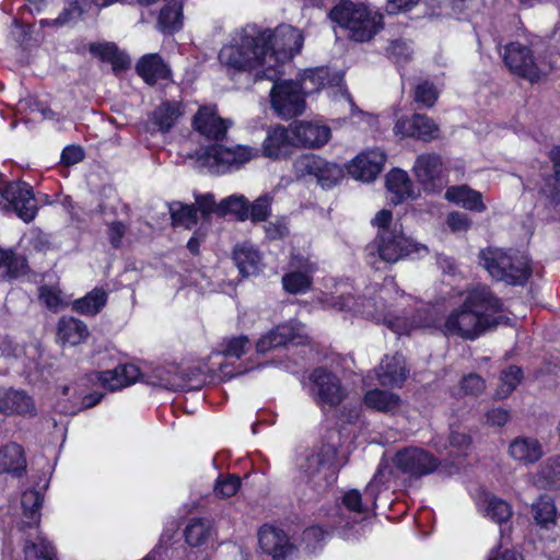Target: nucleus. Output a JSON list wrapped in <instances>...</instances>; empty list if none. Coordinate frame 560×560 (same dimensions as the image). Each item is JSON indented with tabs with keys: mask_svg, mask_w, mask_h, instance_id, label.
Returning <instances> with one entry per match:
<instances>
[{
	"mask_svg": "<svg viewBox=\"0 0 560 560\" xmlns=\"http://www.w3.org/2000/svg\"><path fill=\"white\" fill-rule=\"evenodd\" d=\"M409 300L412 298L400 293L394 279L386 278L381 285L366 287L363 295L358 300L348 290H337L325 294L322 302L324 307L350 312L383 323L397 335H408L416 328L440 326L441 316L435 306L427 305L418 310L417 316L410 322L393 314L396 310L405 307Z\"/></svg>",
	"mask_w": 560,
	"mask_h": 560,
	"instance_id": "obj_1",
	"label": "nucleus"
},
{
	"mask_svg": "<svg viewBox=\"0 0 560 560\" xmlns=\"http://www.w3.org/2000/svg\"><path fill=\"white\" fill-rule=\"evenodd\" d=\"M503 304L489 288L478 285L467 290L463 303L454 308L442 327L445 336L476 339L487 329L504 323Z\"/></svg>",
	"mask_w": 560,
	"mask_h": 560,
	"instance_id": "obj_2",
	"label": "nucleus"
},
{
	"mask_svg": "<svg viewBox=\"0 0 560 560\" xmlns=\"http://www.w3.org/2000/svg\"><path fill=\"white\" fill-rule=\"evenodd\" d=\"M269 33L257 25H247L237 33L230 44L219 52L220 65L229 74L254 72L257 79H264L267 71L266 39Z\"/></svg>",
	"mask_w": 560,
	"mask_h": 560,
	"instance_id": "obj_3",
	"label": "nucleus"
},
{
	"mask_svg": "<svg viewBox=\"0 0 560 560\" xmlns=\"http://www.w3.org/2000/svg\"><path fill=\"white\" fill-rule=\"evenodd\" d=\"M392 470L385 463L378 465L373 479L361 494L355 489L346 491L341 499V505L336 514L335 525L338 529H345L365 513L376 506V499L380 492L389 487Z\"/></svg>",
	"mask_w": 560,
	"mask_h": 560,
	"instance_id": "obj_4",
	"label": "nucleus"
},
{
	"mask_svg": "<svg viewBox=\"0 0 560 560\" xmlns=\"http://www.w3.org/2000/svg\"><path fill=\"white\" fill-rule=\"evenodd\" d=\"M427 254L428 247L406 235L401 225H395L393 231L376 234L373 242L366 246V258L371 265H375L377 260L396 264L407 258H420Z\"/></svg>",
	"mask_w": 560,
	"mask_h": 560,
	"instance_id": "obj_5",
	"label": "nucleus"
},
{
	"mask_svg": "<svg viewBox=\"0 0 560 560\" xmlns=\"http://www.w3.org/2000/svg\"><path fill=\"white\" fill-rule=\"evenodd\" d=\"M336 457L337 448L334 445L301 451L294 459L296 478L303 483L312 485L316 491L325 489L340 466Z\"/></svg>",
	"mask_w": 560,
	"mask_h": 560,
	"instance_id": "obj_6",
	"label": "nucleus"
},
{
	"mask_svg": "<svg viewBox=\"0 0 560 560\" xmlns=\"http://www.w3.org/2000/svg\"><path fill=\"white\" fill-rule=\"evenodd\" d=\"M329 16L359 43L371 40L382 28L381 13L368 5L350 1L340 2L330 11Z\"/></svg>",
	"mask_w": 560,
	"mask_h": 560,
	"instance_id": "obj_7",
	"label": "nucleus"
},
{
	"mask_svg": "<svg viewBox=\"0 0 560 560\" xmlns=\"http://www.w3.org/2000/svg\"><path fill=\"white\" fill-rule=\"evenodd\" d=\"M479 265L495 280L508 284L522 285L530 275L526 256L497 247H488L479 253Z\"/></svg>",
	"mask_w": 560,
	"mask_h": 560,
	"instance_id": "obj_8",
	"label": "nucleus"
},
{
	"mask_svg": "<svg viewBox=\"0 0 560 560\" xmlns=\"http://www.w3.org/2000/svg\"><path fill=\"white\" fill-rule=\"evenodd\" d=\"M262 32L269 33L266 39L267 71L264 75L268 80H273L279 73L278 67L301 51L304 36L300 30L288 24H281L273 31L262 30Z\"/></svg>",
	"mask_w": 560,
	"mask_h": 560,
	"instance_id": "obj_9",
	"label": "nucleus"
},
{
	"mask_svg": "<svg viewBox=\"0 0 560 560\" xmlns=\"http://www.w3.org/2000/svg\"><path fill=\"white\" fill-rule=\"evenodd\" d=\"M260 150L255 147L214 143L197 152V161L210 172L225 174L238 171L246 163L259 156Z\"/></svg>",
	"mask_w": 560,
	"mask_h": 560,
	"instance_id": "obj_10",
	"label": "nucleus"
},
{
	"mask_svg": "<svg viewBox=\"0 0 560 560\" xmlns=\"http://www.w3.org/2000/svg\"><path fill=\"white\" fill-rule=\"evenodd\" d=\"M503 60L513 73L526 78L530 82L539 80L552 69L560 67V55H550L548 61H537L530 49L521 43L508 45L504 49Z\"/></svg>",
	"mask_w": 560,
	"mask_h": 560,
	"instance_id": "obj_11",
	"label": "nucleus"
},
{
	"mask_svg": "<svg viewBox=\"0 0 560 560\" xmlns=\"http://www.w3.org/2000/svg\"><path fill=\"white\" fill-rule=\"evenodd\" d=\"M308 393L323 410L340 405L347 397L340 378L326 368H317L310 374Z\"/></svg>",
	"mask_w": 560,
	"mask_h": 560,
	"instance_id": "obj_12",
	"label": "nucleus"
},
{
	"mask_svg": "<svg viewBox=\"0 0 560 560\" xmlns=\"http://www.w3.org/2000/svg\"><path fill=\"white\" fill-rule=\"evenodd\" d=\"M270 103L277 115L283 119L300 116L305 110V97L299 82L279 80L278 73L271 80Z\"/></svg>",
	"mask_w": 560,
	"mask_h": 560,
	"instance_id": "obj_13",
	"label": "nucleus"
},
{
	"mask_svg": "<svg viewBox=\"0 0 560 560\" xmlns=\"http://www.w3.org/2000/svg\"><path fill=\"white\" fill-rule=\"evenodd\" d=\"M293 170L299 177L313 176L324 189H330L343 178L340 165L328 162L315 154H302L293 161Z\"/></svg>",
	"mask_w": 560,
	"mask_h": 560,
	"instance_id": "obj_14",
	"label": "nucleus"
},
{
	"mask_svg": "<svg viewBox=\"0 0 560 560\" xmlns=\"http://www.w3.org/2000/svg\"><path fill=\"white\" fill-rule=\"evenodd\" d=\"M0 208L12 209L24 221H32L37 212V201L26 183H5L0 179Z\"/></svg>",
	"mask_w": 560,
	"mask_h": 560,
	"instance_id": "obj_15",
	"label": "nucleus"
},
{
	"mask_svg": "<svg viewBox=\"0 0 560 560\" xmlns=\"http://www.w3.org/2000/svg\"><path fill=\"white\" fill-rule=\"evenodd\" d=\"M205 368L199 366L196 372L187 373L177 364L158 366L148 377L147 383L168 390H187L199 387L203 381L200 376L207 373Z\"/></svg>",
	"mask_w": 560,
	"mask_h": 560,
	"instance_id": "obj_16",
	"label": "nucleus"
},
{
	"mask_svg": "<svg viewBox=\"0 0 560 560\" xmlns=\"http://www.w3.org/2000/svg\"><path fill=\"white\" fill-rule=\"evenodd\" d=\"M250 348L252 343L246 336H237L225 340L222 343V349L210 355L208 363L203 365L206 371H201V373L218 375L222 381L230 380L243 371L233 372L229 370L228 365L223 363V359H241Z\"/></svg>",
	"mask_w": 560,
	"mask_h": 560,
	"instance_id": "obj_17",
	"label": "nucleus"
},
{
	"mask_svg": "<svg viewBox=\"0 0 560 560\" xmlns=\"http://www.w3.org/2000/svg\"><path fill=\"white\" fill-rule=\"evenodd\" d=\"M289 269L282 277L283 289L291 294H301L311 288L317 264L311 257L300 252H293L289 261Z\"/></svg>",
	"mask_w": 560,
	"mask_h": 560,
	"instance_id": "obj_18",
	"label": "nucleus"
},
{
	"mask_svg": "<svg viewBox=\"0 0 560 560\" xmlns=\"http://www.w3.org/2000/svg\"><path fill=\"white\" fill-rule=\"evenodd\" d=\"M412 173L425 191L439 192L446 184L442 158L435 153L417 156Z\"/></svg>",
	"mask_w": 560,
	"mask_h": 560,
	"instance_id": "obj_19",
	"label": "nucleus"
},
{
	"mask_svg": "<svg viewBox=\"0 0 560 560\" xmlns=\"http://www.w3.org/2000/svg\"><path fill=\"white\" fill-rule=\"evenodd\" d=\"M386 162L380 149L365 150L355 155L347 165L348 173L357 180L371 183L381 174Z\"/></svg>",
	"mask_w": 560,
	"mask_h": 560,
	"instance_id": "obj_20",
	"label": "nucleus"
},
{
	"mask_svg": "<svg viewBox=\"0 0 560 560\" xmlns=\"http://www.w3.org/2000/svg\"><path fill=\"white\" fill-rule=\"evenodd\" d=\"M295 145L306 149H319L331 137L330 128L318 121L296 120L291 124Z\"/></svg>",
	"mask_w": 560,
	"mask_h": 560,
	"instance_id": "obj_21",
	"label": "nucleus"
},
{
	"mask_svg": "<svg viewBox=\"0 0 560 560\" xmlns=\"http://www.w3.org/2000/svg\"><path fill=\"white\" fill-rule=\"evenodd\" d=\"M394 463L397 468L411 476L428 475L438 466V460L430 453L418 447L399 451Z\"/></svg>",
	"mask_w": 560,
	"mask_h": 560,
	"instance_id": "obj_22",
	"label": "nucleus"
},
{
	"mask_svg": "<svg viewBox=\"0 0 560 560\" xmlns=\"http://www.w3.org/2000/svg\"><path fill=\"white\" fill-rule=\"evenodd\" d=\"M305 337V327L299 322H290L277 326L256 342V351L266 353L273 348L281 347L288 342L301 343Z\"/></svg>",
	"mask_w": 560,
	"mask_h": 560,
	"instance_id": "obj_23",
	"label": "nucleus"
},
{
	"mask_svg": "<svg viewBox=\"0 0 560 560\" xmlns=\"http://www.w3.org/2000/svg\"><path fill=\"white\" fill-rule=\"evenodd\" d=\"M294 148L296 145L291 132V125L288 128L277 125L267 131L261 145V153L267 159L282 160L288 159Z\"/></svg>",
	"mask_w": 560,
	"mask_h": 560,
	"instance_id": "obj_24",
	"label": "nucleus"
},
{
	"mask_svg": "<svg viewBox=\"0 0 560 560\" xmlns=\"http://www.w3.org/2000/svg\"><path fill=\"white\" fill-rule=\"evenodd\" d=\"M394 133L400 138H417L422 141H431L438 138L439 127L428 116L415 114L409 118L397 120Z\"/></svg>",
	"mask_w": 560,
	"mask_h": 560,
	"instance_id": "obj_25",
	"label": "nucleus"
},
{
	"mask_svg": "<svg viewBox=\"0 0 560 560\" xmlns=\"http://www.w3.org/2000/svg\"><path fill=\"white\" fill-rule=\"evenodd\" d=\"M258 540L261 550L275 560L285 559L294 551V546L290 542L288 535L271 525H264L259 529Z\"/></svg>",
	"mask_w": 560,
	"mask_h": 560,
	"instance_id": "obj_26",
	"label": "nucleus"
},
{
	"mask_svg": "<svg viewBox=\"0 0 560 560\" xmlns=\"http://www.w3.org/2000/svg\"><path fill=\"white\" fill-rule=\"evenodd\" d=\"M387 198L394 205L413 200L420 196L408 173L401 168H393L385 176Z\"/></svg>",
	"mask_w": 560,
	"mask_h": 560,
	"instance_id": "obj_27",
	"label": "nucleus"
},
{
	"mask_svg": "<svg viewBox=\"0 0 560 560\" xmlns=\"http://www.w3.org/2000/svg\"><path fill=\"white\" fill-rule=\"evenodd\" d=\"M192 125L196 131L212 140L223 139L229 128L226 121L217 115L213 107L209 106L199 108Z\"/></svg>",
	"mask_w": 560,
	"mask_h": 560,
	"instance_id": "obj_28",
	"label": "nucleus"
},
{
	"mask_svg": "<svg viewBox=\"0 0 560 560\" xmlns=\"http://www.w3.org/2000/svg\"><path fill=\"white\" fill-rule=\"evenodd\" d=\"M0 412L3 415H34L33 398L24 390L12 388L0 389Z\"/></svg>",
	"mask_w": 560,
	"mask_h": 560,
	"instance_id": "obj_29",
	"label": "nucleus"
},
{
	"mask_svg": "<svg viewBox=\"0 0 560 560\" xmlns=\"http://www.w3.org/2000/svg\"><path fill=\"white\" fill-rule=\"evenodd\" d=\"M444 197L447 201L472 212L482 213L487 210L482 194L468 185L451 186Z\"/></svg>",
	"mask_w": 560,
	"mask_h": 560,
	"instance_id": "obj_30",
	"label": "nucleus"
},
{
	"mask_svg": "<svg viewBox=\"0 0 560 560\" xmlns=\"http://www.w3.org/2000/svg\"><path fill=\"white\" fill-rule=\"evenodd\" d=\"M376 376L383 386H400L407 377L406 362L402 354L386 355L378 369Z\"/></svg>",
	"mask_w": 560,
	"mask_h": 560,
	"instance_id": "obj_31",
	"label": "nucleus"
},
{
	"mask_svg": "<svg viewBox=\"0 0 560 560\" xmlns=\"http://www.w3.org/2000/svg\"><path fill=\"white\" fill-rule=\"evenodd\" d=\"M139 369L133 364L118 365L113 370L97 373L101 385L108 390H119L133 384L139 377Z\"/></svg>",
	"mask_w": 560,
	"mask_h": 560,
	"instance_id": "obj_32",
	"label": "nucleus"
},
{
	"mask_svg": "<svg viewBox=\"0 0 560 560\" xmlns=\"http://www.w3.org/2000/svg\"><path fill=\"white\" fill-rule=\"evenodd\" d=\"M510 456L524 465L534 464L544 454L541 444L534 438H516L509 446Z\"/></svg>",
	"mask_w": 560,
	"mask_h": 560,
	"instance_id": "obj_33",
	"label": "nucleus"
},
{
	"mask_svg": "<svg viewBox=\"0 0 560 560\" xmlns=\"http://www.w3.org/2000/svg\"><path fill=\"white\" fill-rule=\"evenodd\" d=\"M477 508L485 517L499 525L508 522L512 516L511 505L506 501L489 493H485L478 499Z\"/></svg>",
	"mask_w": 560,
	"mask_h": 560,
	"instance_id": "obj_34",
	"label": "nucleus"
},
{
	"mask_svg": "<svg viewBox=\"0 0 560 560\" xmlns=\"http://www.w3.org/2000/svg\"><path fill=\"white\" fill-rule=\"evenodd\" d=\"M138 74L149 84L170 77V69L158 54H148L137 63Z\"/></svg>",
	"mask_w": 560,
	"mask_h": 560,
	"instance_id": "obj_35",
	"label": "nucleus"
},
{
	"mask_svg": "<svg viewBox=\"0 0 560 560\" xmlns=\"http://www.w3.org/2000/svg\"><path fill=\"white\" fill-rule=\"evenodd\" d=\"M89 336L86 325L73 317H62L58 323L57 338L60 343L77 346Z\"/></svg>",
	"mask_w": 560,
	"mask_h": 560,
	"instance_id": "obj_36",
	"label": "nucleus"
},
{
	"mask_svg": "<svg viewBox=\"0 0 560 560\" xmlns=\"http://www.w3.org/2000/svg\"><path fill=\"white\" fill-rule=\"evenodd\" d=\"M23 551L25 560H57L55 547L37 528L35 536L26 538Z\"/></svg>",
	"mask_w": 560,
	"mask_h": 560,
	"instance_id": "obj_37",
	"label": "nucleus"
},
{
	"mask_svg": "<svg viewBox=\"0 0 560 560\" xmlns=\"http://www.w3.org/2000/svg\"><path fill=\"white\" fill-rule=\"evenodd\" d=\"M364 404L384 413H395L401 406V399L397 394L388 390L371 389L364 395Z\"/></svg>",
	"mask_w": 560,
	"mask_h": 560,
	"instance_id": "obj_38",
	"label": "nucleus"
},
{
	"mask_svg": "<svg viewBox=\"0 0 560 560\" xmlns=\"http://www.w3.org/2000/svg\"><path fill=\"white\" fill-rule=\"evenodd\" d=\"M44 502V493L42 490H26L21 498L22 515L24 517L23 524L28 527H38L40 522L39 510Z\"/></svg>",
	"mask_w": 560,
	"mask_h": 560,
	"instance_id": "obj_39",
	"label": "nucleus"
},
{
	"mask_svg": "<svg viewBox=\"0 0 560 560\" xmlns=\"http://www.w3.org/2000/svg\"><path fill=\"white\" fill-rule=\"evenodd\" d=\"M26 467V459L21 445L10 443L0 447V474H20Z\"/></svg>",
	"mask_w": 560,
	"mask_h": 560,
	"instance_id": "obj_40",
	"label": "nucleus"
},
{
	"mask_svg": "<svg viewBox=\"0 0 560 560\" xmlns=\"http://www.w3.org/2000/svg\"><path fill=\"white\" fill-rule=\"evenodd\" d=\"M27 270V262L24 256L12 250L0 249V283L16 278Z\"/></svg>",
	"mask_w": 560,
	"mask_h": 560,
	"instance_id": "obj_41",
	"label": "nucleus"
},
{
	"mask_svg": "<svg viewBox=\"0 0 560 560\" xmlns=\"http://www.w3.org/2000/svg\"><path fill=\"white\" fill-rule=\"evenodd\" d=\"M233 258L240 272L244 276L255 275L259 270L260 255L250 244L237 245Z\"/></svg>",
	"mask_w": 560,
	"mask_h": 560,
	"instance_id": "obj_42",
	"label": "nucleus"
},
{
	"mask_svg": "<svg viewBox=\"0 0 560 560\" xmlns=\"http://www.w3.org/2000/svg\"><path fill=\"white\" fill-rule=\"evenodd\" d=\"M183 5L180 1L174 0L167 3L160 13L159 26L164 33H174L183 26Z\"/></svg>",
	"mask_w": 560,
	"mask_h": 560,
	"instance_id": "obj_43",
	"label": "nucleus"
},
{
	"mask_svg": "<svg viewBox=\"0 0 560 560\" xmlns=\"http://www.w3.org/2000/svg\"><path fill=\"white\" fill-rule=\"evenodd\" d=\"M218 215L234 214L240 221L248 219V200L244 195L234 194L218 203Z\"/></svg>",
	"mask_w": 560,
	"mask_h": 560,
	"instance_id": "obj_44",
	"label": "nucleus"
},
{
	"mask_svg": "<svg viewBox=\"0 0 560 560\" xmlns=\"http://www.w3.org/2000/svg\"><path fill=\"white\" fill-rule=\"evenodd\" d=\"M90 51L101 59L112 62L114 69H122L130 65L129 57L119 51L116 45L112 43L92 44Z\"/></svg>",
	"mask_w": 560,
	"mask_h": 560,
	"instance_id": "obj_45",
	"label": "nucleus"
},
{
	"mask_svg": "<svg viewBox=\"0 0 560 560\" xmlns=\"http://www.w3.org/2000/svg\"><path fill=\"white\" fill-rule=\"evenodd\" d=\"M106 301V292L103 289H94L82 299L75 300L73 308L84 315H95L105 306Z\"/></svg>",
	"mask_w": 560,
	"mask_h": 560,
	"instance_id": "obj_46",
	"label": "nucleus"
},
{
	"mask_svg": "<svg viewBox=\"0 0 560 560\" xmlns=\"http://www.w3.org/2000/svg\"><path fill=\"white\" fill-rule=\"evenodd\" d=\"M180 115L179 103L165 102L153 112L152 119L154 124L159 126L160 130L167 131L174 126Z\"/></svg>",
	"mask_w": 560,
	"mask_h": 560,
	"instance_id": "obj_47",
	"label": "nucleus"
},
{
	"mask_svg": "<svg viewBox=\"0 0 560 560\" xmlns=\"http://www.w3.org/2000/svg\"><path fill=\"white\" fill-rule=\"evenodd\" d=\"M329 83V72L326 68L311 69L304 72L301 82L299 83L300 89L304 97L307 94L318 91Z\"/></svg>",
	"mask_w": 560,
	"mask_h": 560,
	"instance_id": "obj_48",
	"label": "nucleus"
},
{
	"mask_svg": "<svg viewBox=\"0 0 560 560\" xmlns=\"http://www.w3.org/2000/svg\"><path fill=\"white\" fill-rule=\"evenodd\" d=\"M170 213L175 225L191 229L197 224L198 215L195 206L173 202L170 205Z\"/></svg>",
	"mask_w": 560,
	"mask_h": 560,
	"instance_id": "obj_49",
	"label": "nucleus"
},
{
	"mask_svg": "<svg viewBox=\"0 0 560 560\" xmlns=\"http://www.w3.org/2000/svg\"><path fill=\"white\" fill-rule=\"evenodd\" d=\"M537 482L541 487H557L560 485V456L549 457L539 469Z\"/></svg>",
	"mask_w": 560,
	"mask_h": 560,
	"instance_id": "obj_50",
	"label": "nucleus"
},
{
	"mask_svg": "<svg viewBox=\"0 0 560 560\" xmlns=\"http://www.w3.org/2000/svg\"><path fill=\"white\" fill-rule=\"evenodd\" d=\"M522 371L517 366H510L502 372L495 396L500 399L508 397L518 385Z\"/></svg>",
	"mask_w": 560,
	"mask_h": 560,
	"instance_id": "obj_51",
	"label": "nucleus"
},
{
	"mask_svg": "<svg viewBox=\"0 0 560 560\" xmlns=\"http://www.w3.org/2000/svg\"><path fill=\"white\" fill-rule=\"evenodd\" d=\"M103 395L100 393H93L91 395H86L82 397L81 405L78 404L79 398H72L70 404L58 401L56 405V409L59 413L63 415H74L78 411L86 408L94 407L96 404L101 401Z\"/></svg>",
	"mask_w": 560,
	"mask_h": 560,
	"instance_id": "obj_52",
	"label": "nucleus"
},
{
	"mask_svg": "<svg viewBox=\"0 0 560 560\" xmlns=\"http://www.w3.org/2000/svg\"><path fill=\"white\" fill-rule=\"evenodd\" d=\"M272 201L273 196L271 194H265L258 197L253 203H248V219L255 223L266 221L271 213Z\"/></svg>",
	"mask_w": 560,
	"mask_h": 560,
	"instance_id": "obj_53",
	"label": "nucleus"
},
{
	"mask_svg": "<svg viewBox=\"0 0 560 560\" xmlns=\"http://www.w3.org/2000/svg\"><path fill=\"white\" fill-rule=\"evenodd\" d=\"M534 517L541 526H548L556 521V506L553 502L546 497H541L533 505Z\"/></svg>",
	"mask_w": 560,
	"mask_h": 560,
	"instance_id": "obj_54",
	"label": "nucleus"
},
{
	"mask_svg": "<svg viewBox=\"0 0 560 560\" xmlns=\"http://www.w3.org/2000/svg\"><path fill=\"white\" fill-rule=\"evenodd\" d=\"M39 300L52 312H58L68 305V301L63 299L60 290L56 287H40Z\"/></svg>",
	"mask_w": 560,
	"mask_h": 560,
	"instance_id": "obj_55",
	"label": "nucleus"
},
{
	"mask_svg": "<svg viewBox=\"0 0 560 560\" xmlns=\"http://www.w3.org/2000/svg\"><path fill=\"white\" fill-rule=\"evenodd\" d=\"M209 535V526L200 521L192 520L186 527L185 537L188 545L200 546Z\"/></svg>",
	"mask_w": 560,
	"mask_h": 560,
	"instance_id": "obj_56",
	"label": "nucleus"
},
{
	"mask_svg": "<svg viewBox=\"0 0 560 560\" xmlns=\"http://www.w3.org/2000/svg\"><path fill=\"white\" fill-rule=\"evenodd\" d=\"M241 487V480L235 475L220 476L214 486V493L217 497L230 498L233 497Z\"/></svg>",
	"mask_w": 560,
	"mask_h": 560,
	"instance_id": "obj_57",
	"label": "nucleus"
},
{
	"mask_svg": "<svg viewBox=\"0 0 560 560\" xmlns=\"http://www.w3.org/2000/svg\"><path fill=\"white\" fill-rule=\"evenodd\" d=\"M438 96V89L428 81L420 82L415 88V101L427 107L433 106Z\"/></svg>",
	"mask_w": 560,
	"mask_h": 560,
	"instance_id": "obj_58",
	"label": "nucleus"
},
{
	"mask_svg": "<svg viewBox=\"0 0 560 560\" xmlns=\"http://www.w3.org/2000/svg\"><path fill=\"white\" fill-rule=\"evenodd\" d=\"M387 55L395 63L401 65L410 59L412 48L407 42L393 40L387 47Z\"/></svg>",
	"mask_w": 560,
	"mask_h": 560,
	"instance_id": "obj_59",
	"label": "nucleus"
},
{
	"mask_svg": "<svg viewBox=\"0 0 560 560\" xmlns=\"http://www.w3.org/2000/svg\"><path fill=\"white\" fill-rule=\"evenodd\" d=\"M446 224L452 232L460 233L468 231L472 222L468 214L459 211H453L448 213Z\"/></svg>",
	"mask_w": 560,
	"mask_h": 560,
	"instance_id": "obj_60",
	"label": "nucleus"
},
{
	"mask_svg": "<svg viewBox=\"0 0 560 560\" xmlns=\"http://www.w3.org/2000/svg\"><path fill=\"white\" fill-rule=\"evenodd\" d=\"M485 381L477 374H468L462 380L460 390L464 395L477 396L485 389Z\"/></svg>",
	"mask_w": 560,
	"mask_h": 560,
	"instance_id": "obj_61",
	"label": "nucleus"
},
{
	"mask_svg": "<svg viewBox=\"0 0 560 560\" xmlns=\"http://www.w3.org/2000/svg\"><path fill=\"white\" fill-rule=\"evenodd\" d=\"M372 224L377 229L376 234H382L384 231H393L395 225H399L398 223H393V213L387 209L376 212Z\"/></svg>",
	"mask_w": 560,
	"mask_h": 560,
	"instance_id": "obj_62",
	"label": "nucleus"
},
{
	"mask_svg": "<svg viewBox=\"0 0 560 560\" xmlns=\"http://www.w3.org/2000/svg\"><path fill=\"white\" fill-rule=\"evenodd\" d=\"M487 560H523V558L516 551L505 548L501 542L489 551Z\"/></svg>",
	"mask_w": 560,
	"mask_h": 560,
	"instance_id": "obj_63",
	"label": "nucleus"
},
{
	"mask_svg": "<svg viewBox=\"0 0 560 560\" xmlns=\"http://www.w3.org/2000/svg\"><path fill=\"white\" fill-rule=\"evenodd\" d=\"M266 235L270 240L282 238L288 234V224L284 218L269 222L265 226Z\"/></svg>",
	"mask_w": 560,
	"mask_h": 560,
	"instance_id": "obj_64",
	"label": "nucleus"
}]
</instances>
